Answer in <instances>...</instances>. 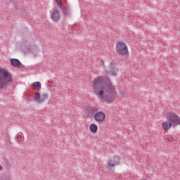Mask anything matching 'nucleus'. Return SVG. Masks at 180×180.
<instances>
[{
  "label": "nucleus",
  "instance_id": "nucleus-21",
  "mask_svg": "<svg viewBox=\"0 0 180 180\" xmlns=\"http://www.w3.org/2000/svg\"><path fill=\"white\" fill-rule=\"evenodd\" d=\"M171 140H172V141H173L174 143H176V141L174 138H172V139L170 138V141H172Z\"/></svg>",
  "mask_w": 180,
  "mask_h": 180
},
{
  "label": "nucleus",
  "instance_id": "nucleus-4",
  "mask_svg": "<svg viewBox=\"0 0 180 180\" xmlns=\"http://www.w3.org/2000/svg\"><path fill=\"white\" fill-rule=\"evenodd\" d=\"M116 51L119 56H129L127 46L123 41H119L116 45Z\"/></svg>",
  "mask_w": 180,
  "mask_h": 180
},
{
  "label": "nucleus",
  "instance_id": "nucleus-9",
  "mask_svg": "<svg viewBox=\"0 0 180 180\" xmlns=\"http://www.w3.org/2000/svg\"><path fill=\"white\" fill-rule=\"evenodd\" d=\"M10 63L13 67H15V68H20V66L22 65V63H20V60L16 58H12L10 60Z\"/></svg>",
  "mask_w": 180,
  "mask_h": 180
},
{
  "label": "nucleus",
  "instance_id": "nucleus-19",
  "mask_svg": "<svg viewBox=\"0 0 180 180\" xmlns=\"http://www.w3.org/2000/svg\"><path fill=\"white\" fill-rule=\"evenodd\" d=\"M17 140H18V141H22L23 139H22V135H18Z\"/></svg>",
  "mask_w": 180,
  "mask_h": 180
},
{
  "label": "nucleus",
  "instance_id": "nucleus-25",
  "mask_svg": "<svg viewBox=\"0 0 180 180\" xmlns=\"http://www.w3.org/2000/svg\"><path fill=\"white\" fill-rule=\"evenodd\" d=\"M28 101H32V98H28Z\"/></svg>",
  "mask_w": 180,
  "mask_h": 180
},
{
  "label": "nucleus",
  "instance_id": "nucleus-23",
  "mask_svg": "<svg viewBox=\"0 0 180 180\" xmlns=\"http://www.w3.org/2000/svg\"><path fill=\"white\" fill-rule=\"evenodd\" d=\"M1 180H11V179H9V177H7L6 179H2Z\"/></svg>",
  "mask_w": 180,
  "mask_h": 180
},
{
  "label": "nucleus",
  "instance_id": "nucleus-7",
  "mask_svg": "<svg viewBox=\"0 0 180 180\" xmlns=\"http://www.w3.org/2000/svg\"><path fill=\"white\" fill-rule=\"evenodd\" d=\"M94 120L98 122H102L106 119V115L104 114L103 112L100 111L94 114Z\"/></svg>",
  "mask_w": 180,
  "mask_h": 180
},
{
  "label": "nucleus",
  "instance_id": "nucleus-13",
  "mask_svg": "<svg viewBox=\"0 0 180 180\" xmlns=\"http://www.w3.org/2000/svg\"><path fill=\"white\" fill-rule=\"evenodd\" d=\"M34 100L37 101V103H41V96L40 95V93L39 92L34 93Z\"/></svg>",
  "mask_w": 180,
  "mask_h": 180
},
{
  "label": "nucleus",
  "instance_id": "nucleus-16",
  "mask_svg": "<svg viewBox=\"0 0 180 180\" xmlns=\"http://www.w3.org/2000/svg\"><path fill=\"white\" fill-rule=\"evenodd\" d=\"M49 98V94L44 93L42 94V96L41 97V102L43 103L46 99Z\"/></svg>",
  "mask_w": 180,
  "mask_h": 180
},
{
  "label": "nucleus",
  "instance_id": "nucleus-20",
  "mask_svg": "<svg viewBox=\"0 0 180 180\" xmlns=\"http://www.w3.org/2000/svg\"><path fill=\"white\" fill-rule=\"evenodd\" d=\"M15 9H16V11H20V9H22V6H18V4H16Z\"/></svg>",
  "mask_w": 180,
  "mask_h": 180
},
{
  "label": "nucleus",
  "instance_id": "nucleus-22",
  "mask_svg": "<svg viewBox=\"0 0 180 180\" xmlns=\"http://www.w3.org/2000/svg\"><path fill=\"white\" fill-rule=\"evenodd\" d=\"M5 1L6 2V4H9V2H12V0H5Z\"/></svg>",
  "mask_w": 180,
  "mask_h": 180
},
{
  "label": "nucleus",
  "instance_id": "nucleus-3",
  "mask_svg": "<svg viewBox=\"0 0 180 180\" xmlns=\"http://www.w3.org/2000/svg\"><path fill=\"white\" fill-rule=\"evenodd\" d=\"M119 164H120V158L117 155H114L112 158L107 162L106 168L110 172H113L115 171V167L119 165Z\"/></svg>",
  "mask_w": 180,
  "mask_h": 180
},
{
  "label": "nucleus",
  "instance_id": "nucleus-15",
  "mask_svg": "<svg viewBox=\"0 0 180 180\" xmlns=\"http://www.w3.org/2000/svg\"><path fill=\"white\" fill-rule=\"evenodd\" d=\"M61 9H62V12H63V15H65V16H68V15H70V8H68V7H67V6H63L62 8H61Z\"/></svg>",
  "mask_w": 180,
  "mask_h": 180
},
{
  "label": "nucleus",
  "instance_id": "nucleus-5",
  "mask_svg": "<svg viewBox=\"0 0 180 180\" xmlns=\"http://www.w3.org/2000/svg\"><path fill=\"white\" fill-rule=\"evenodd\" d=\"M166 119H167L169 122L172 123V124L173 125V127H175V126H178L180 124L179 117L178 116V115L172 112L167 113Z\"/></svg>",
  "mask_w": 180,
  "mask_h": 180
},
{
  "label": "nucleus",
  "instance_id": "nucleus-12",
  "mask_svg": "<svg viewBox=\"0 0 180 180\" xmlns=\"http://www.w3.org/2000/svg\"><path fill=\"white\" fill-rule=\"evenodd\" d=\"M32 86L34 88L35 91L39 92V91L41 89V83H40V82H35L32 83Z\"/></svg>",
  "mask_w": 180,
  "mask_h": 180
},
{
  "label": "nucleus",
  "instance_id": "nucleus-18",
  "mask_svg": "<svg viewBox=\"0 0 180 180\" xmlns=\"http://www.w3.org/2000/svg\"><path fill=\"white\" fill-rule=\"evenodd\" d=\"M4 162L6 165V167H9V161L7 160L6 158H4Z\"/></svg>",
  "mask_w": 180,
  "mask_h": 180
},
{
  "label": "nucleus",
  "instance_id": "nucleus-14",
  "mask_svg": "<svg viewBox=\"0 0 180 180\" xmlns=\"http://www.w3.org/2000/svg\"><path fill=\"white\" fill-rule=\"evenodd\" d=\"M90 131L93 134L98 133V125L95 124H91L90 125Z\"/></svg>",
  "mask_w": 180,
  "mask_h": 180
},
{
  "label": "nucleus",
  "instance_id": "nucleus-24",
  "mask_svg": "<svg viewBox=\"0 0 180 180\" xmlns=\"http://www.w3.org/2000/svg\"><path fill=\"white\" fill-rule=\"evenodd\" d=\"M2 169H4V167L0 165V171H2Z\"/></svg>",
  "mask_w": 180,
  "mask_h": 180
},
{
  "label": "nucleus",
  "instance_id": "nucleus-6",
  "mask_svg": "<svg viewBox=\"0 0 180 180\" xmlns=\"http://www.w3.org/2000/svg\"><path fill=\"white\" fill-rule=\"evenodd\" d=\"M119 72V69L116 67V64L113 62H110V70L108 71L106 70L105 72L106 74H110V75H112L113 77H116L117 75V72Z\"/></svg>",
  "mask_w": 180,
  "mask_h": 180
},
{
  "label": "nucleus",
  "instance_id": "nucleus-11",
  "mask_svg": "<svg viewBox=\"0 0 180 180\" xmlns=\"http://www.w3.org/2000/svg\"><path fill=\"white\" fill-rule=\"evenodd\" d=\"M172 126V123L169 122V121H165L162 124V127L165 131L169 130V129H171Z\"/></svg>",
  "mask_w": 180,
  "mask_h": 180
},
{
  "label": "nucleus",
  "instance_id": "nucleus-8",
  "mask_svg": "<svg viewBox=\"0 0 180 180\" xmlns=\"http://www.w3.org/2000/svg\"><path fill=\"white\" fill-rule=\"evenodd\" d=\"M51 19L53 22H58V20L61 19V15H60V11L58 10L53 11L51 15Z\"/></svg>",
  "mask_w": 180,
  "mask_h": 180
},
{
  "label": "nucleus",
  "instance_id": "nucleus-17",
  "mask_svg": "<svg viewBox=\"0 0 180 180\" xmlns=\"http://www.w3.org/2000/svg\"><path fill=\"white\" fill-rule=\"evenodd\" d=\"M56 2L58 4V6L60 8H63V6H64V4H63L61 0H56Z\"/></svg>",
  "mask_w": 180,
  "mask_h": 180
},
{
  "label": "nucleus",
  "instance_id": "nucleus-10",
  "mask_svg": "<svg viewBox=\"0 0 180 180\" xmlns=\"http://www.w3.org/2000/svg\"><path fill=\"white\" fill-rule=\"evenodd\" d=\"M86 112L89 117H94V116L95 115V110H94V107L87 106L86 108Z\"/></svg>",
  "mask_w": 180,
  "mask_h": 180
},
{
  "label": "nucleus",
  "instance_id": "nucleus-1",
  "mask_svg": "<svg viewBox=\"0 0 180 180\" xmlns=\"http://www.w3.org/2000/svg\"><path fill=\"white\" fill-rule=\"evenodd\" d=\"M93 91L102 101L112 103L116 98V88L108 76H98L93 82Z\"/></svg>",
  "mask_w": 180,
  "mask_h": 180
},
{
  "label": "nucleus",
  "instance_id": "nucleus-2",
  "mask_svg": "<svg viewBox=\"0 0 180 180\" xmlns=\"http://www.w3.org/2000/svg\"><path fill=\"white\" fill-rule=\"evenodd\" d=\"M13 81L12 73L0 68V90H6L9 85H12Z\"/></svg>",
  "mask_w": 180,
  "mask_h": 180
}]
</instances>
